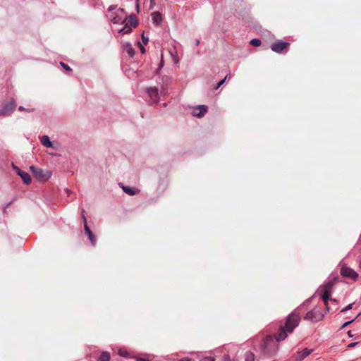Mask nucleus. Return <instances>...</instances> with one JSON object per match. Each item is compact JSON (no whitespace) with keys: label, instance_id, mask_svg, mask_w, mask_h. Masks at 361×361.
I'll return each mask as SVG.
<instances>
[{"label":"nucleus","instance_id":"obj_9","mask_svg":"<svg viewBox=\"0 0 361 361\" xmlns=\"http://www.w3.org/2000/svg\"><path fill=\"white\" fill-rule=\"evenodd\" d=\"M322 316L316 310H312L309 311L305 316V319L310 320L312 322H317L321 320Z\"/></svg>","mask_w":361,"mask_h":361},{"label":"nucleus","instance_id":"obj_30","mask_svg":"<svg viewBox=\"0 0 361 361\" xmlns=\"http://www.w3.org/2000/svg\"><path fill=\"white\" fill-rule=\"evenodd\" d=\"M137 44L139 46V47H140L141 53L142 54H145V51H146L145 48L141 44V43L140 42H137Z\"/></svg>","mask_w":361,"mask_h":361},{"label":"nucleus","instance_id":"obj_18","mask_svg":"<svg viewBox=\"0 0 361 361\" xmlns=\"http://www.w3.org/2000/svg\"><path fill=\"white\" fill-rule=\"evenodd\" d=\"M331 294L329 293V292L327 293H322V298L324 301V303L326 306V308L328 311H329V304L328 302L329 300L330 296Z\"/></svg>","mask_w":361,"mask_h":361},{"label":"nucleus","instance_id":"obj_37","mask_svg":"<svg viewBox=\"0 0 361 361\" xmlns=\"http://www.w3.org/2000/svg\"><path fill=\"white\" fill-rule=\"evenodd\" d=\"M163 80H164L166 82H168V81L171 80V78L169 76H164L163 78Z\"/></svg>","mask_w":361,"mask_h":361},{"label":"nucleus","instance_id":"obj_50","mask_svg":"<svg viewBox=\"0 0 361 361\" xmlns=\"http://www.w3.org/2000/svg\"><path fill=\"white\" fill-rule=\"evenodd\" d=\"M140 0H136V1H139Z\"/></svg>","mask_w":361,"mask_h":361},{"label":"nucleus","instance_id":"obj_42","mask_svg":"<svg viewBox=\"0 0 361 361\" xmlns=\"http://www.w3.org/2000/svg\"><path fill=\"white\" fill-rule=\"evenodd\" d=\"M136 361H149L147 359L145 358H139Z\"/></svg>","mask_w":361,"mask_h":361},{"label":"nucleus","instance_id":"obj_2","mask_svg":"<svg viewBox=\"0 0 361 361\" xmlns=\"http://www.w3.org/2000/svg\"><path fill=\"white\" fill-rule=\"evenodd\" d=\"M277 341L271 336H267L262 341L259 345L260 353L267 357H271L276 355L278 351Z\"/></svg>","mask_w":361,"mask_h":361},{"label":"nucleus","instance_id":"obj_40","mask_svg":"<svg viewBox=\"0 0 361 361\" xmlns=\"http://www.w3.org/2000/svg\"><path fill=\"white\" fill-rule=\"evenodd\" d=\"M192 115L197 118H202L204 114H192Z\"/></svg>","mask_w":361,"mask_h":361},{"label":"nucleus","instance_id":"obj_46","mask_svg":"<svg viewBox=\"0 0 361 361\" xmlns=\"http://www.w3.org/2000/svg\"><path fill=\"white\" fill-rule=\"evenodd\" d=\"M126 19H127V16L126 17L125 20L121 22V23L123 24L126 22Z\"/></svg>","mask_w":361,"mask_h":361},{"label":"nucleus","instance_id":"obj_22","mask_svg":"<svg viewBox=\"0 0 361 361\" xmlns=\"http://www.w3.org/2000/svg\"><path fill=\"white\" fill-rule=\"evenodd\" d=\"M196 109H199V113H207L208 111V106L207 105H197L195 107Z\"/></svg>","mask_w":361,"mask_h":361},{"label":"nucleus","instance_id":"obj_41","mask_svg":"<svg viewBox=\"0 0 361 361\" xmlns=\"http://www.w3.org/2000/svg\"><path fill=\"white\" fill-rule=\"evenodd\" d=\"M18 110H19L20 111H25V109L23 106H19V107H18Z\"/></svg>","mask_w":361,"mask_h":361},{"label":"nucleus","instance_id":"obj_7","mask_svg":"<svg viewBox=\"0 0 361 361\" xmlns=\"http://www.w3.org/2000/svg\"><path fill=\"white\" fill-rule=\"evenodd\" d=\"M145 92L152 103H157L159 101V94L157 87H147Z\"/></svg>","mask_w":361,"mask_h":361},{"label":"nucleus","instance_id":"obj_44","mask_svg":"<svg viewBox=\"0 0 361 361\" xmlns=\"http://www.w3.org/2000/svg\"><path fill=\"white\" fill-rule=\"evenodd\" d=\"M118 22V20H117L116 18L113 20L114 23H117Z\"/></svg>","mask_w":361,"mask_h":361},{"label":"nucleus","instance_id":"obj_11","mask_svg":"<svg viewBox=\"0 0 361 361\" xmlns=\"http://www.w3.org/2000/svg\"><path fill=\"white\" fill-rule=\"evenodd\" d=\"M313 351V349L309 348H305L301 351H298V355L295 357V361H302L305 357L309 356Z\"/></svg>","mask_w":361,"mask_h":361},{"label":"nucleus","instance_id":"obj_13","mask_svg":"<svg viewBox=\"0 0 361 361\" xmlns=\"http://www.w3.org/2000/svg\"><path fill=\"white\" fill-rule=\"evenodd\" d=\"M152 22L155 25H159L162 20V16L160 12L156 11L152 13Z\"/></svg>","mask_w":361,"mask_h":361},{"label":"nucleus","instance_id":"obj_6","mask_svg":"<svg viewBox=\"0 0 361 361\" xmlns=\"http://www.w3.org/2000/svg\"><path fill=\"white\" fill-rule=\"evenodd\" d=\"M341 274L345 278L351 279L356 281L358 278V274L352 268L348 267H343L341 269Z\"/></svg>","mask_w":361,"mask_h":361},{"label":"nucleus","instance_id":"obj_45","mask_svg":"<svg viewBox=\"0 0 361 361\" xmlns=\"http://www.w3.org/2000/svg\"><path fill=\"white\" fill-rule=\"evenodd\" d=\"M359 267H360V269H361V259H360V262H359Z\"/></svg>","mask_w":361,"mask_h":361},{"label":"nucleus","instance_id":"obj_32","mask_svg":"<svg viewBox=\"0 0 361 361\" xmlns=\"http://www.w3.org/2000/svg\"><path fill=\"white\" fill-rule=\"evenodd\" d=\"M358 344V342H353V343H350L348 345V348H354L355 346H356Z\"/></svg>","mask_w":361,"mask_h":361},{"label":"nucleus","instance_id":"obj_21","mask_svg":"<svg viewBox=\"0 0 361 361\" xmlns=\"http://www.w3.org/2000/svg\"><path fill=\"white\" fill-rule=\"evenodd\" d=\"M123 190L128 195H135V190L134 188L122 185Z\"/></svg>","mask_w":361,"mask_h":361},{"label":"nucleus","instance_id":"obj_38","mask_svg":"<svg viewBox=\"0 0 361 361\" xmlns=\"http://www.w3.org/2000/svg\"><path fill=\"white\" fill-rule=\"evenodd\" d=\"M118 11L126 14V11H125V9H124V8H119L118 9Z\"/></svg>","mask_w":361,"mask_h":361},{"label":"nucleus","instance_id":"obj_17","mask_svg":"<svg viewBox=\"0 0 361 361\" xmlns=\"http://www.w3.org/2000/svg\"><path fill=\"white\" fill-rule=\"evenodd\" d=\"M132 26L126 23L124 26L118 30V32L122 35L130 34L132 32Z\"/></svg>","mask_w":361,"mask_h":361},{"label":"nucleus","instance_id":"obj_43","mask_svg":"<svg viewBox=\"0 0 361 361\" xmlns=\"http://www.w3.org/2000/svg\"><path fill=\"white\" fill-rule=\"evenodd\" d=\"M195 46H198L200 44V40L199 39H196L195 42Z\"/></svg>","mask_w":361,"mask_h":361},{"label":"nucleus","instance_id":"obj_27","mask_svg":"<svg viewBox=\"0 0 361 361\" xmlns=\"http://www.w3.org/2000/svg\"><path fill=\"white\" fill-rule=\"evenodd\" d=\"M60 65L61 66V67H63V68H64L66 71H72V68L68 64L65 63L64 62L61 61Z\"/></svg>","mask_w":361,"mask_h":361},{"label":"nucleus","instance_id":"obj_25","mask_svg":"<svg viewBox=\"0 0 361 361\" xmlns=\"http://www.w3.org/2000/svg\"><path fill=\"white\" fill-rule=\"evenodd\" d=\"M360 314H361V313H359L354 319L343 323L341 328L343 329V328L348 326L349 324L353 323Z\"/></svg>","mask_w":361,"mask_h":361},{"label":"nucleus","instance_id":"obj_47","mask_svg":"<svg viewBox=\"0 0 361 361\" xmlns=\"http://www.w3.org/2000/svg\"><path fill=\"white\" fill-rule=\"evenodd\" d=\"M66 192L68 195L71 193V191L68 189H66Z\"/></svg>","mask_w":361,"mask_h":361},{"label":"nucleus","instance_id":"obj_16","mask_svg":"<svg viewBox=\"0 0 361 361\" xmlns=\"http://www.w3.org/2000/svg\"><path fill=\"white\" fill-rule=\"evenodd\" d=\"M18 176H20L23 181L25 184H29L31 182V177L29 173L25 171H20V173H18Z\"/></svg>","mask_w":361,"mask_h":361},{"label":"nucleus","instance_id":"obj_12","mask_svg":"<svg viewBox=\"0 0 361 361\" xmlns=\"http://www.w3.org/2000/svg\"><path fill=\"white\" fill-rule=\"evenodd\" d=\"M39 140L42 145H44L46 147H52L53 144L52 142L50 140V138L48 135H42L39 137Z\"/></svg>","mask_w":361,"mask_h":361},{"label":"nucleus","instance_id":"obj_36","mask_svg":"<svg viewBox=\"0 0 361 361\" xmlns=\"http://www.w3.org/2000/svg\"><path fill=\"white\" fill-rule=\"evenodd\" d=\"M135 7H136V11L137 13L140 12V5H139V1H136V4H135Z\"/></svg>","mask_w":361,"mask_h":361},{"label":"nucleus","instance_id":"obj_31","mask_svg":"<svg viewBox=\"0 0 361 361\" xmlns=\"http://www.w3.org/2000/svg\"><path fill=\"white\" fill-rule=\"evenodd\" d=\"M116 8H117L116 5H111L108 8V11L111 12V11H114Z\"/></svg>","mask_w":361,"mask_h":361},{"label":"nucleus","instance_id":"obj_8","mask_svg":"<svg viewBox=\"0 0 361 361\" xmlns=\"http://www.w3.org/2000/svg\"><path fill=\"white\" fill-rule=\"evenodd\" d=\"M16 108V103L13 99H11L9 101H4L3 102V108L0 110V113H11Z\"/></svg>","mask_w":361,"mask_h":361},{"label":"nucleus","instance_id":"obj_15","mask_svg":"<svg viewBox=\"0 0 361 361\" xmlns=\"http://www.w3.org/2000/svg\"><path fill=\"white\" fill-rule=\"evenodd\" d=\"M125 51L129 55L130 57L133 58L135 54V50L132 47L130 42H126L124 47Z\"/></svg>","mask_w":361,"mask_h":361},{"label":"nucleus","instance_id":"obj_29","mask_svg":"<svg viewBox=\"0 0 361 361\" xmlns=\"http://www.w3.org/2000/svg\"><path fill=\"white\" fill-rule=\"evenodd\" d=\"M200 361H215V359L213 357H205Z\"/></svg>","mask_w":361,"mask_h":361},{"label":"nucleus","instance_id":"obj_10","mask_svg":"<svg viewBox=\"0 0 361 361\" xmlns=\"http://www.w3.org/2000/svg\"><path fill=\"white\" fill-rule=\"evenodd\" d=\"M336 280V278L329 280L326 281L322 286L320 287V291L322 293H327L329 292L330 294L332 293V289Z\"/></svg>","mask_w":361,"mask_h":361},{"label":"nucleus","instance_id":"obj_26","mask_svg":"<svg viewBox=\"0 0 361 361\" xmlns=\"http://www.w3.org/2000/svg\"><path fill=\"white\" fill-rule=\"evenodd\" d=\"M354 303H350L348 305L345 307H344L343 310H341V312L344 313L347 311L350 310L353 307Z\"/></svg>","mask_w":361,"mask_h":361},{"label":"nucleus","instance_id":"obj_19","mask_svg":"<svg viewBox=\"0 0 361 361\" xmlns=\"http://www.w3.org/2000/svg\"><path fill=\"white\" fill-rule=\"evenodd\" d=\"M99 361H109L110 354L106 351H104L101 353L98 359Z\"/></svg>","mask_w":361,"mask_h":361},{"label":"nucleus","instance_id":"obj_5","mask_svg":"<svg viewBox=\"0 0 361 361\" xmlns=\"http://www.w3.org/2000/svg\"><path fill=\"white\" fill-rule=\"evenodd\" d=\"M82 219L84 222L85 231L86 234L88 235V238H89L90 241L91 242V244L93 246H95L97 240H96V238H95L94 235L93 234L92 231L90 230V227L87 225V218L85 215L84 209H82Z\"/></svg>","mask_w":361,"mask_h":361},{"label":"nucleus","instance_id":"obj_28","mask_svg":"<svg viewBox=\"0 0 361 361\" xmlns=\"http://www.w3.org/2000/svg\"><path fill=\"white\" fill-rule=\"evenodd\" d=\"M142 41L145 45H147L149 42L148 37L145 36L144 32L142 34Z\"/></svg>","mask_w":361,"mask_h":361},{"label":"nucleus","instance_id":"obj_49","mask_svg":"<svg viewBox=\"0 0 361 361\" xmlns=\"http://www.w3.org/2000/svg\"><path fill=\"white\" fill-rule=\"evenodd\" d=\"M331 300H332L333 302H336V299H331Z\"/></svg>","mask_w":361,"mask_h":361},{"label":"nucleus","instance_id":"obj_24","mask_svg":"<svg viewBox=\"0 0 361 361\" xmlns=\"http://www.w3.org/2000/svg\"><path fill=\"white\" fill-rule=\"evenodd\" d=\"M228 75H226L223 79H221V80H219V82L214 87V90H218L221 85H223L225 82H226V80L227 78Z\"/></svg>","mask_w":361,"mask_h":361},{"label":"nucleus","instance_id":"obj_48","mask_svg":"<svg viewBox=\"0 0 361 361\" xmlns=\"http://www.w3.org/2000/svg\"><path fill=\"white\" fill-rule=\"evenodd\" d=\"M348 334H349V336H350V337H352V336H353L351 335V334H350V331H348Z\"/></svg>","mask_w":361,"mask_h":361},{"label":"nucleus","instance_id":"obj_34","mask_svg":"<svg viewBox=\"0 0 361 361\" xmlns=\"http://www.w3.org/2000/svg\"><path fill=\"white\" fill-rule=\"evenodd\" d=\"M155 5V0H150L149 9H152Z\"/></svg>","mask_w":361,"mask_h":361},{"label":"nucleus","instance_id":"obj_14","mask_svg":"<svg viewBox=\"0 0 361 361\" xmlns=\"http://www.w3.org/2000/svg\"><path fill=\"white\" fill-rule=\"evenodd\" d=\"M128 20H129V23L130 25L135 28L138 26L139 25V20L137 18V17L136 16V15L135 13H131L129 16H128Z\"/></svg>","mask_w":361,"mask_h":361},{"label":"nucleus","instance_id":"obj_4","mask_svg":"<svg viewBox=\"0 0 361 361\" xmlns=\"http://www.w3.org/2000/svg\"><path fill=\"white\" fill-rule=\"evenodd\" d=\"M290 43L282 40L276 41L271 44V49L274 52L281 54L288 51Z\"/></svg>","mask_w":361,"mask_h":361},{"label":"nucleus","instance_id":"obj_23","mask_svg":"<svg viewBox=\"0 0 361 361\" xmlns=\"http://www.w3.org/2000/svg\"><path fill=\"white\" fill-rule=\"evenodd\" d=\"M250 43L254 47H259L261 44V40L257 38H253L250 40Z\"/></svg>","mask_w":361,"mask_h":361},{"label":"nucleus","instance_id":"obj_1","mask_svg":"<svg viewBox=\"0 0 361 361\" xmlns=\"http://www.w3.org/2000/svg\"><path fill=\"white\" fill-rule=\"evenodd\" d=\"M300 319L299 315L295 312L290 313L286 318L285 325L281 326L279 332L276 334V341H281L285 340L288 334L293 332L294 329L298 326Z\"/></svg>","mask_w":361,"mask_h":361},{"label":"nucleus","instance_id":"obj_20","mask_svg":"<svg viewBox=\"0 0 361 361\" xmlns=\"http://www.w3.org/2000/svg\"><path fill=\"white\" fill-rule=\"evenodd\" d=\"M255 355L252 351H247L245 353V361H255Z\"/></svg>","mask_w":361,"mask_h":361},{"label":"nucleus","instance_id":"obj_35","mask_svg":"<svg viewBox=\"0 0 361 361\" xmlns=\"http://www.w3.org/2000/svg\"><path fill=\"white\" fill-rule=\"evenodd\" d=\"M13 169L15 170V171L17 173L18 175V173H20V171H23L18 166H16L13 165Z\"/></svg>","mask_w":361,"mask_h":361},{"label":"nucleus","instance_id":"obj_39","mask_svg":"<svg viewBox=\"0 0 361 361\" xmlns=\"http://www.w3.org/2000/svg\"><path fill=\"white\" fill-rule=\"evenodd\" d=\"M179 361H192V360L188 357H185L183 359L180 360Z\"/></svg>","mask_w":361,"mask_h":361},{"label":"nucleus","instance_id":"obj_3","mask_svg":"<svg viewBox=\"0 0 361 361\" xmlns=\"http://www.w3.org/2000/svg\"><path fill=\"white\" fill-rule=\"evenodd\" d=\"M30 170L32 173L33 176L39 181H47L48 180L51 175L52 173L49 170H43L41 168L36 167L35 166H30Z\"/></svg>","mask_w":361,"mask_h":361},{"label":"nucleus","instance_id":"obj_33","mask_svg":"<svg viewBox=\"0 0 361 361\" xmlns=\"http://www.w3.org/2000/svg\"><path fill=\"white\" fill-rule=\"evenodd\" d=\"M164 66V60H163V58L161 57V61H160V63H159V68L157 69V73L163 68Z\"/></svg>","mask_w":361,"mask_h":361}]
</instances>
